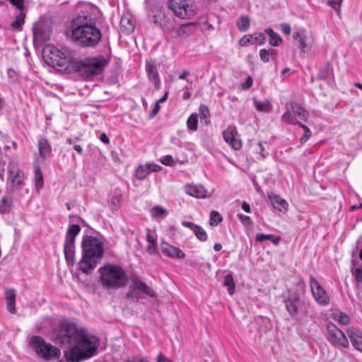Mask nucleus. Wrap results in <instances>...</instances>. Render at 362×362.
<instances>
[{"label":"nucleus","instance_id":"1","mask_svg":"<svg viewBox=\"0 0 362 362\" xmlns=\"http://www.w3.org/2000/svg\"><path fill=\"white\" fill-rule=\"evenodd\" d=\"M54 337L57 344L66 349L64 356L68 362H81L93 357L100 345L98 337L69 321L58 325Z\"/></svg>","mask_w":362,"mask_h":362},{"label":"nucleus","instance_id":"2","mask_svg":"<svg viewBox=\"0 0 362 362\" xmlns=\"http://www.w3.org/2000/svg\"><path fill=\"white\" fill-rule=\"evenodd\" d=\"M48 54L47 65L59 71L78 73L83 78H90L100 74L108 64V60L103 55L86 58L84 60L74 59L67 51L53 45H47Z\"/></svg>","mask_w":362,"mask_h":362},{"label":"nucleus","instance_id":"3","mask_svg":"<svg viewBox=\"0 0 362 362\" xmlns=\"http://www.w3.org/2000/svg\"><path fill=\"white\" fill-rule=\"evenodd\" d=\"M81 250L78 269L86 274H90L104 256V244L98 238L86 235L82 238Z\"/></svg>","mask_w":362,"mask_h":362},{"label":"nucleus","instance_id":"4","mask_svg":"<svg viewBox=\"0 0 362 362\" xmlns=\"http://www.w3.org/2000/svg\"><path fill=\"white\" fill-rule=\"evenodd\" d=\"M98 13V8L93 4H82L71 21V34L81 35L86 33V30H95L94 27L96 26Z\"/></svg>","mask_w":362,"mask_h":362},{"label":"nucleus","instance_id":"5","mask_svg":"<svg viewBox=\"0 0 362 362\" xmlns=\"http://www.w3.org/2000/svg\"><path fill=\"white\" fill-rule=\"evenodd\" d=\"M283 299L286 310L293 320L299 324L306 321L312 308L308 300L300 298L297 291L291 289L286 290Z\"/></svg>","mask_w":362,"mask_h":362},{"label":"nucleus","instance_id":"6","mask_svg":"<svg viewBox=\"0 0 362 362\" xmlns=\"http://www.w3.org/2000/svg\"><path fill=\"white\" fill-rule=\"evenodd\" d=\"M99 282L106 289H119L127 286L128 276L126 270L116 264H106L100 267Z\"/></svg>","mask_w":362,"mask_h":362},{"label":"nucleus","instance_id":"7","mask_svg":"<svg viewBox=\"0 0 362 362\" xmlns=\"http://www.w3.org/2000/svg\"><path fill=\"white\" fill-rule=\"evenodd\" d=\"M286 110L281 116V121L286 124L297 125L301 122H307L309 118V112L303 107L296 102H289L286 105Z\"/></svg>","mask_w":362,"mask_h":362},{"label":"nucleus","instance_id":"8","mask_svg":"<svg viewBox=\"0 0 362 362\" xmlns=\"http://www.w3.org/2000/svg\"><path fill=\"white\" fill-rule=\"evenodd\" d=\"M131 280L132 285L126 293L127 299L138 303L141 299L144 298V295L151 298L156 297V293L154 290L141 281L139 277L134 276Z\"/></svg>","mask_w":362,"mask_h":362},{"label":"nucleus","instance_id":"9","mask_svg":"<svg viewBox=\"0 0 362 362\" xmlns=\"http://www.w3.org/2000/svg\"><path fill=\"white\" fill-rule=\"evenodd\" d=\"M81 226L78 224L69 225L64 243V254L68 264L73 266L75 264L76 246L75 240L81 232Z\"/></svg>","mask_w":362,"mask_h":362},{"label":"nucleus","instance_id":"10","mask_svg":"<svg viewBox=\"0 0 362 362\" xmlns=\"http://www.w3.org/2000/svg\"><path fill=\"white\" fill-rule=\"evenodd\" d=\"M33 45L37 54L45 64V18L41 16L33 26Z\"/></svg>","mask_w":362,"mask_h":362},{"label":"nucleus","instance_id":"11","mask_svg":"<svg viewBox=\"0 0 362 362\" xmlns=\"http://www.w3.org/2000/svg\"><path fill=\"white\" fill-rule=\"evenodd\" d=\"M293 45L299 49L301 55L308 53L314 44L313 34L303 28L296 29L293 33Z\"/></svg>","mask_w":362,"mask_h":362},{"label":"nucleus","instance_id":"12","mask_svg":"<svg viewBox=\"0 0 362 362\" xmlns=\"http://www.w3.org/2000/svg\"><path fill=\"white\" fill-rule=\"evenodd\" d=\"M95 30H86V33L81 35L71 34L72 41L81 47H94L101 40L102 34L97 26L94 27Z\"/></svg>","mask_w":362,"mask_h":362},{"label":"nucleus","instance_id":"13","mask_svg":"<svg viewBox=\"0 0 362 362\" xmlns=\"http://www.w3.org/2000/svg\"><path fill=\"white\" fill-rule=\"evenodd\" d=\"M45 139H41L38 141V153H35L34 160V173H35V187L37 191L43 187V175L40 169V164H43L45 160Z\"/></svg>","mask_w":362,"mask_h":362},{"label":"nucleus","instance_id":"14","mask_svg":"<svg viewBox=\"0 0 362 362\" xmlns=\"http://www.w3.org/2000/svg\"><path fill=\"white\" fill-rule=\"evenodd\" d=\"M168 7L178 18H189L195 13L192 0H168Z\"/></svg>","mask_w":362,"mask_h":362},{"label":"nucleus","instance_id":"15","mask_svg":"<svg viewBox=\"0 0 362 362\" xmlns=\"http://www.w3.org/2000/svg\"><path fill=\"white\" fill-rule=\"evenodd\" d=\"M327 339L334 347L341 349L349 346V341L345 334L334 323L328 322L327 325Z\"/></svg>","mask_w":362,"mask_h":362},{"label":"nucleus","instance_id":"16","mask_svg":"<svg viewBox=\"0 0 362 362\" xmlns=\"http://www.w3.org/2000/svg\"><path fill=\"white\" fill-rule=\"evenodd\" d=\"M309 281L313 296L316 302L320 305H327L329 303V296L318 281L315 277L310 276Z\"/></svg>","mask_w":362,"mask_h":362},{"label":"nucleus","instance_id":"17","mask_svg":"<svg viewBox=\"0 0 362 362\" xmlns=\"http://www.w3.org/2000/svg\"><path fill=\"white\" fill-rule=\"evenodd\" d=\"M8 173V180L13 190L21 189L24 186V173L12 163H9Z\"/></svg>","mask_w":362,"mask_h":362},{"label":"nucleus","instance_id":"18","mask_svg":"<svg viewBox=\"0 0 362 362\" xmlns=\"http://www.w3.org/2000/svg\"><path fill=\"white\" fill-rule=\"evenodd\" d=\"M145 69L149 81L153 83L156 88L158 89L160 80L155 62L152 60H146Z\"/></svg>","mask_w":362,"mask_h":362},{"label":"nucleus","instance_id":"19","mask_svg":"<svg viewBox=\"0 0 362 362\" xmlns=\"http://www.w3.org/2000/svg\"><path fill=\"white\" fill-rule=\"evenodd\" d=\"M28 344L39 358L45 359V341L41 337L32 336L28 341Z\"/></svg>","mask_w":362,"mask_h":362},{"label":"nucleus","instance_id":"20","mask_svg":"<svg viewBox=\"0 0 362 362\" xmlns=\"http://www.w3.org/2000/svg\"><path fill=\"white\" fill-rule=\"evenodd\" d=\"M160 247L162 252L169 257L184 259L185 257V252L181 249L171 245L166 242H163L161 243Z\"/></svg>","mask_w":362,"mask_h":362},{"label":"nucleus","instance_id":"21","mask_svg":"<svg viewBox=\"0 0 362 362\" xmlns=\"http://www.w3.org/2000/svg\"><path fill=\"white\" fill-rule=\"evenodd\" d=\"M185 192L193 197L204 199L207 197V190L202 185H187L185 187Z\"/></svg>","mask_w":362,"mask_h":362},{"label":"nucleus","instance_id":"22","mask_svg":"<svg viewBox=\"0 0 362 362\" xmlns=\"http://www.w3.org/2000/svg\"><path fill=\"white\" fill-rule=\"evenodd\" d=\"M352 346L362 352V333L355 327H350L346 331Z\"/></svg>","mask_w":362,"mask_h":362},{"label":"nucleus","instance_id":"23","mask_svg":"<svg viewBox=\"0 0 362 362\" xmlns=\"http://www.w3.org/2000/svg\"><path fill=\"white\" fill-rule=\"evenodd\" d=\"M182 225L184 227L188 228L191 229L192 230H193L195 236L200 241L205 242L207 240V239H208L207 233L204 230V229L202 227H201L200 226H198L193 222L187 221H182Z\"/></svg>","mask_w":362,"mask_h":362},{"label":"nucleus","instance_id":"24","mask_svg":"<svg viewBox=\"0 0 362 362\" xmlns=\"http://www.w3.org/2000/svg\"><path fill=\"white\" fill-rule=\"evenodd\" d=\"M268 198L271 201L274 208L280 212H286L287 211L288 204L287 202L279 195L271 192L268 194Z\"/></svg>","mask_w":362,"mask_h":362},{"label":"nucleus","instance_id":"25","mask_svg":"<svg viewBox=\"0 0 362 362\" xmlns=\"http://www.w3.org/2000/svg\"><path fill=\"white\" fill-rule=\"evenodd\" d=\"M223 137L224 141L228 144L233 149L239 150L242 147V141L240 139L235 137L233 132L230 130L226 129L223 132Z\"/></svg>","mask_w":362,"mask_h":362},{"label":"nucleus","instance_id":"26","mask_svg":"<svg viewBox=\"0 0 362 362\" xmlns=\"http://www.w3.org/2000/svg\"><path fill=\"white\" fill-rule=\"evenodd\" d=\"M5 296H6L7 310L11 314H15L16 313V307H15V302H16V291L13 288L6 289Z\"/></svg>","mask_w":362,"mask_h":362},{"label":"nucleus","instance_id":"27","mask_svg":"<svg viewBox=\"0 0 362 362\" xmlns=\"http://www.w3.org/2000/svg\"><path fill=\"white\" fill-rule=\"evenodd\" d=\"M264 33L269 37V45L273 47H278L282 42L281 36L272 28H266Z\"/></svg>","mask_w":362,"mask_h":362},{"label":"nucleus","instance_id":"28","mask_svg":"<svg viewBox=\"0 0 362 362\" xmlns=\"http://www.w3.org/2000/svg\"><path fill=\"white\" fill-rule=\"evenodd\" d=\"M28 10L19 12L15 18V20L11 23V25L13 29L21 30L23 25L25 23V18Z\"/></svg>","mask_w":362,"mask_h":362},{"label":"nucleus","instance_id":"29","mask_svg":"<svg viewBox=\"0 0 362 362\" xmlns=\"http://www.w3.org/2000/svg\"><path fill=\"white\" fill-rule=\"evenodd\" d=\"M255 240L259 243L264 240H270L274 245H277L279 243L281 238L272 234L257 233L255 236Z\"/></svg>","mask_w":362,"mask_h":362},{"label":"nucleus","instance_id":"30","mask_svg":"<svg viewBox=\"0 0 362 362\" xmlns=\"http://www.w3.org/2000/svg\"><path fill=\"white\" fill-rule=\"evenodd\" d=\"M332 318L342 325H346L349 323L350 317L345 313L336 311L332 314Z\"/></svg>","mask_w":362,"mask_h":362},{"label":"nucleus","instance_id":"31","mask_svg":"<svg viewBox=\"0 0 362 362\" xmlns=\"http://www.w3.org/2000/svg\"><path fill=\"white\" fill-rule=\"evenodd\" d=\"M60 355L61 351L58 348L47 343V361L59 358Z\"/></svg>","mask_w":362,"mask_h":362},{"label":"nucleus","instance_id":"32","mask_svg":"<svg viewBox=\"0 0 362 362\" xmlns=\"http://www.w3.org/2000/svg\"><path fill=\"white\" fill-rule=\"evenodd\" d=\"M254 105L256 109L261 112H269L272 110V105L269 100L259 101L254 99Z\"/></svg>","mask_w":362,"mask_h":362},{"label":"nucleus","instance_id":"33","mask_svg":"<svg viewBox=\"0 0 362 362\" xmlns=\"http://www.w3.org/2000/svg\"><path fill=\"white\" fill-rule=\"evenodd\" d=\"M237 25L240 31H247L250 25V19L247 15L241 16L237 22Z\"/></svg>","mask_w":362,"mask_h":362},{"label":"nucleus","instance_id":"34","mask_svg":"<svg viewBox=\"0 0 362 362\" xmlns=\"http://www.w3.org/2000/svg\"><path fill=\"white\" fill-rule=\"evenodd\" d=\"M187 126L189 130L195 132L198 129V115L194 112L189 115L187 120Z\"/></svg>","mask_w":362,"mask_h":362},{"label":"nucleus","instance_id":"35","mask_svg":"<svg viewBox=\"0 0 362 362\" xmlns=\"http://www.w3.org/2000/svg\"><path fill=\"white\" fill-rule=\"evenodd\" d=\"M224 286L228 287V293L232 296L234 293L235 284L232 274H228L224 277Z\"/></svg>","mask_w":362,"mask_h":362},{"label":"nucleus","instance_id":"36","mask_svg":"<svg viewBox=\"0 0 362 362\" xmlns=\"http://www.w3.org/2000/svg\"><path fill=\"white\" fill-rule=\"evenodd\" d=\"M199 113L201 122L207 124L209 122L210 117L209 107L206 105L202 104L199 107Z\"/></svg>","mask_w":362,"mask_h":362},{"label":"nucleus","instance_id":"37","mask_svg":"<svg viewBox=\"0 0 362 362\" xmlns=\"http://www.w3.org/2000/svg\"><path fill=\"white\" fill-rule=\"evenodd\" d=\"M12 201L7 197L4 196L0 201V212L1 214L8 213L11 207Z\"/></svg>","mask_w":362,"mask_h":362},{"label":"nucleus","instance_id":"38","mask_svg":"<svg viewBox=\"0 0 362 362\" xmlns=\"http://www.w3.org/2000/svg\"><path fill=\"white\" fill-rule=\"evenodd\" d=\"M150 173L146 165H140L136 169V177L138 180H142L146 177V176Z\"/></svg>","mask_w":362,"mask_h":362},{"label":"nucleus","instance_id":"39","mask_svg":"<svg viewBox=\"0 0 362 362\" xmlns=\"http://www.w3.org/2000/svg\"><path fill=\"white\" fill-rule=\"evenodd\" d=\"M298 127L302 128L304 131L303 135L300 139V141L301 144H305L308 141L312 135V132L308 127L303 124L302 122L297 124Z\"/></svg>","mask_w":362,"mask_h":362},{"label":"nucleus","instance_id":"40","mask_svg":"<svg viewBox=\"0 0 362 362\" xmlns=\"http://www.w3.org/2000/svg\"><path fill=\"white\" fill-rule=\"evenodd\" d=\"M188 264L189 265L194 268H201L204 266H206L209 269L211 268V264L209 262L204 263L203 257H201L200 259H196L194 260H189Z\"/></svg>","mask_w":362,"mask_h":362},{"label":"nucleus","instance_id":"41","mask_svg":"<svg viewBox=\"0 0 362 362\" xmlns=\"http://www.w3.org/2000/svg\"><path fill=\"white\" fill-rule=\"evenodd\" d=\"M151 215L154 218L158 217H165L167 215V211L160 206H156L151 209Z\"/></svg>","mask_w":362,"mask_h":362},{"label":"nucleus","instance_id":"42","mask_svg":"<svg viewBox=\"0 0 362 362\" xmlns=\"http://www.w3.org/2000/svg\"><path fill=\"white\" fill-rule=\"evenodd\" d=\"M223 221L221 215L216 211H212L210 214V225L217 226Z\"/></svg>","mask_w":362,"mask_h":362},{"label":"nucleus","instance_id":"43","mask_svg":"<svg viewBox=\"0 0 362 362\" xmlns=\"http://www.w3.org/2000/svg\"><path fill=\"white\" fill-rule=\"evenodd\" d=\"M252 45H263L265 42V36L262 33H256L252 35Z\"/></svg>","mask_w":362,"mask_h":362},{"label":"nucleus","instance_id":"44","mask_svg":"<svg viewBox=\"0 0 362 362\" xmlns=\"http://www.w3.org/2000/svg\"><path fill=\"white\" fill-rule=\"evenodd\" d=\"M252 39L253 35H244L240 40V45L242 47H246L249 45L250 44L252 45Z\"/></svg>","mask_w":362,"mask_h":362},{"label":"nucleus","instance_id":"45","mask_svg":"<svg viewBox=\"0 0 362 362\" xmlns=\"http://www.w3.org/2000/svg\"><path fill=\"white\" fill-rule=\"evenodd\" d=\"M342 1L343 0H329L327 4L332 6L335 11L339 12Z\"/></svg>","mask_w":362,"mask_h":362},{"label":"nucleus","instance_id":"46","mask_svg":"<svg viewBox=\"0 0 362 362\" xmlns=\"http://www.w3.org/2000/svg\"><path fill=\"white\" fill-rule=\"evenodd\" d=\"M160 162L166 166H173L175 165V160L171 155L164 156Z\"/></svg>","mask_w":362,"mask_h":362},{"label":"nucleus","instance_id":"47","mask_svg":"<svg viewBox=\"0 0 362 362\" xmlns=\"http://www.w3.org/2000/svg\"><path fill=\"white\" fill-rule=\"evenodd\" d=\"M238 218L244 226H250L252 224V221L248 216L242 214H238Z\"/></svg>","mask_w":362,"mask_h":362},{"label":"nucleus","instance_id":"48","mask_svg":"<svg viewBox=\"0 0 362 362\" xmlns=\"http://www.w3.org/2000/svg\"><path fill=\"white\" fill-rule=\"evenodd\" d=\"M259 57L260 59L264 63L268 62L271 58L269 54H268V52L266 49H262L259 50Z\"/></svg>","mask_w":362,"mask_h":362},{"label":"nucleus","instance_id":"49","mask_svg":"<svg viewBox=\"0 0 362 362\" xmlns=\"http://www.w3.org/2000/svg\"><path fill=\"white\" fill-rule=\"evenodd\" d=\"M190 29H191V24H189V23L183 24L180 27V28L178 30V35H181L185 33L188 34L189 33H190Z\"/></svg>","mask_w":362,"mask_h":362},{"label":"nucleus","instance_id":"50","mask_svg":"<svg viewBox=\"0 0 362 362\" xmlns=\"http://www.w3.org/2000/svg\"><path fill=\"white\" fill-rule=\"evenodd\" d=\"M121 24L125 27L127 30L132 31L134 28V24L131 22L130 20L127 18H122Z\"/></svg>","mask_w":362,"mask_h":362},{"label":"nucleus","instance_id":"51","mask_svg":"<svg viewBox=\"0 0 362 362\" xmlns=\"http://www.w3.org/2000/svg\"><path fill=\"white\" fill-rule=\"evenodd\" d=\"M7 75H8L9 80L11 82H15L18 79L17 73L16 72V71L13 69H11V68L8 69L7 70Z\"/></svg>","mask_w":362,"mask_h":362},{"label":"nucleus","instance_id":"52","mask_svg":"<svg viewBox=\"0 0 362 362\" xmlns=\"http://www.w3.org/2000/svg\"><path fill=\"white\" fill-rule=\"evenodd\" d=\"M264 144H267V142H259V153L262 159L265 158L268 156V152H265Z\"/></svg>","mask_w":362,"mask_h":362},{"label":"nucleus","instance_id":"53","mask_svg":"<svg viewBox=\"0 0 362 362\" xmlns=\"http://www.w3.org/2000/svg\"><path fill=\"white\" fill-rule=\"evenodd\" d=\"M146 165L148 170L150 171V173L158 172L162 168L160 165H157V164H154V163H147Z\"/></svg>","mask_w":362,"mask_h":362},{"label":"nucleus","instance_id":"54","mask_svg":"<svg viewBox=\"0 0 362 362\" xmlns=\"http://www.w3.org/2000/svg\"><path fill=\"white\" fill-rule=\"evenodd\" d=\"M157 243L148 244L146 251L150 255H155L157 253Z\"/></svg>","mask_w":362,"mask_h":362},{"label":"nucleus","instance_id":"55","mask_svg":"<svg viewBox=\"0 0 362 362\" xmlns=\"http://www.w3.org/2000/svg\"><path fill=\"white\" fill-rule=\"evenodd\" d=\"M281 31L286 35H288L291 32V27L288 23H284L281 25Z\"/></svg>","mask_w":362,"mask_h":362},{"label":"nucleus","instance_id":"56","mask_svg":"<svg viewBox=\"0 0 362 362\" xmlns=\"http://www.w3.org/2000/svg\"><path fill=\"white\" fill-rule=\"evenodd\" d=\"M146 241L148 244L157 243L156 238L155 235L150 233L149 230H147L146 233Z\"/></svg>","mask_w":362,"mask_h":362},{"label":"nucleus","instance_id":"57","mask_svg":"<svg viewBox=\"0 0 362 362\" xmlns=\"http://www.w3.org/2000/svg\"><path fill=\"white\" fill-rule=\"evenodd\" d=\"M253 83V79L251 76L247 77L245 83L242 84V88L245 90L249 89Z\"/></svg>","mask_w":362,"mask_h":362},{"label":"nucleus","instance_id":"58","mask_svg":"<svg viewBox=\"0 0 362 362\" xmlns=\"http://www.w3.org/2000/svg\"><path fill=\"white\" fill-rule=\"evenodd\" d=\"M126 362H149V361L144 357L134 356L128 359Z\"/></svg>","mask_w":362,"mask_h":362},{"label":"nucleus","instance_id":"59","mask_svg":"<svg viewBox=\"0 0 362 362\" xmlns=\"http://www.w3.org/2000/svg\"><path fill=\"white\" fill-rule=\"evenodd\" d=\"M160 110V105L158 103H156L153 110L149 113V117L153 118L159 112Z\"/></svg>","mask_w":362,"mask_h":362},{"label":"nucleus","instance_id":"60","mask_svg":"<svg viewBox=\"0 0 362 362\" xmlns=\"http://www.w3.org/2000/svg\"><path fill=\"white\" fill-rule=\"evenodd\" d=\"M355 278L357 282L362 283V269L356 268L355 269Z\"/></svg>","mask_w":362,"mask_h":362},{"label":"nucleus","instance_id":"61","mask_svg":"<svg viewBox=\"0 0 362 362\" xmlns=\"http://www.w3.org/2000/svg\"><path fill=\"white\" fill-rule=\"evenodd\" d=\"M157 362H172L169 358H168L165 356H164L162 353H159L157 358Z\"/></svg>","mask_w":362,"mask_h":362},{"label":"nucleus","instance_id":"62","mask_svg":"<svg viewBox=\"0 0 362 362\" xmlns=\"http://www.w3.org/2000/svg\"><path fill=\"white\" fill-rule=\"evenodd\" d=\"M99 139L105 144H110V139L105 133L100 134Z\"/></svg>","mask_w":362,"mask_h":362},{"label":"nucleus","instance_id":"63","mask_svg":"<svg viewBox=\"0 0 362 362\" xmlns=\"http://www.w3.org/2000/svg\"><path fill=\"white\" fill-rule=\"evenodd\" d=\"M242 209L245 211L246 213H250V206L248 203L246 202H243L241 204Z\"/></svg>","mask_w":362,"mask_h":362},{"label":"nucleus","instance_id":"64","mask_svg":"<svg viewBox=\"0 0 362 362\" xmlns=\"http://www.w3.org/2000/svg\"><path fill=\"white\" fill-rule=\"evenodd\" d=\"M267 52H268V54H269V56L271 57V58H276L277 54H278V52L276 49H267Z\"/></svg>","mask_w":362,"mask_h":362}]
</instances>
